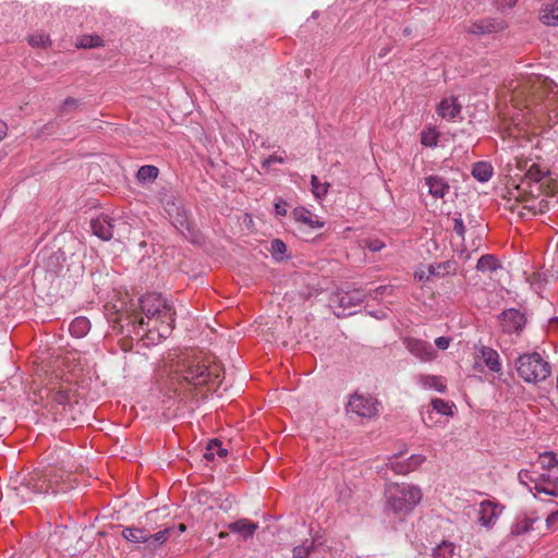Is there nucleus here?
<instances>
[{
    "label": "nucleus",
    "mask_w": 558,
    "mask_h": 558,
    "mask_svg": "<svg viewBox=\"0 0 558 558\" xmlns=\"http://www.w3.org/2000/svg\"><path fill=\"white\" fill-rule=\"evenodd\" d=\"M425 185L428 187V193L435 198H445L450 192L448 181L437 174L428 175L424 179Z\"/></svg>",
    "instance_id": "2eb2a0df"
},
{
    "label": "nucleus",
    "mask_w": 558,
    "mask_h": 558,
    "mask_svg": "<svg viewBox=\"0 0 558 558\" xmlns=\"http://www.w3.org/2000/svg\"><path fill=\"white\" fill-rule=\"evenodd\" d=\"M258 525L247 519H240L228 525V530L233 534L241 535L244 539L253 537Z\"/></svg>",
    "instance_id": "6ab92c4d"
},
{
    "label": "nucleus",
    "mask_w": 558,
    "mask_h": 558,
    "mask_svg": "<svg viewBox=\"0 0 558 558\" xmlns=\"http://www.w3.org/2000/svg\"><path fill=\"white\" fill-rule=\"evenodd\" d=\"M287 204L276 203L275 204V213L277 216H286L287 215Z\"/></svg>",
    "instance_id": "3c124183"
},
{
    "label": "nucleus",
    "mask_w": 558,
    "mask_h": 558,
    "mask_svg": "<svg viewBox=\"0 0 558 558\" xmlns=\"http://www.w3.org/2000/svg\"><path fill=\"white\" fill-rule=\"evenodd\" d=\"M287 251V245L283 241L275 239L270 243V252L276 259H280Z\"/></svg>",
    "instance_id": "ea45409f"
},
{
    "label": "nucleus",
    "mask_w": 558,
    "mask_h": 558,
    "mask_svg": "<svg viewBox=\"0 0 558 558\" xmlns=\"http://www.w3.org/2000/svg\"><path fill=\"white\" fill-rule=\"evenodd\" d=\"M215 372L216 367H209L197 357H189L177 362L172 372V379H175L178 383L184 381L189 385L198 386L211 381L213 376L218 378V374Z\"/></svg>",
    "instance_id": "423d86ee"
},
{
    "label": "nucleus",
    "mask_w": 558,
    "mask_h": 558,
    "mask_svg": "<svg viewBox=\"0 0 558 558\" xmlns=\"http://www.w3.org/2000/svg\"><path fill=\"white\" fill-rule=\"evenodd\" d=\"M452 229L453 231L461 238L464 236V233H465V227H464V223H463V220L461 218V215H458V216H454L452 218Z\"/></svg>",
    "instance_id": "c03bdc74"
},
{
    "label": "nucleus",
    "mask_w": 558,
    "mask_h": 558,
    "mask_svg": "<svg viewBox=\"0 0 558 558\" xmlns=\"http://www.w3.org/2000/svg\"><path fill=\"white\" fill-rule=\"evenodd\" d=\"M451 342L449 337H438L435 339V344L439 350H446Z\"/></svg>",
    "instance_id": "de8ad7c7"
},
{
    "label": "nucleus",
    "mask_w": 558,
    "mask_h": 558,
    "mask_svg": "<svg viewBox=\"0 0 558 558\" xmlns=\"http://www.w3.org/2000/svg\"><path fill=\"white\" fill-rule=\"evenodd\" d=\"M386 289H387V288H386V287H384V286L378 287L377 289H375V290L373 291V293H374V296H373V298H377V295H378V294H383V293L386 291Z\"/></svg>",
    "instance_id": "5fc2aeb1"
},
{
    "label": "nucleus",
    "mask_w": 558,
    "mask_h": 558,
    "mask_svg": "<svg viewBox=\"0 0 558 558\" xmlns=\"http://www.w3.org/2000/svg\"><path fill=\"white\" fill-rule=\"evenodd\" d=\"M481 359L488 369L493 373L501 371L500 356L496 350L489 347H482L480 350Z\"/></svg>",
    "instance_id": "412c9836"
},
{
    "label": "nucleus",
    "mask_w": 558,
    "mask_h": 558,
    "mask_svg": "<svg viewBox=\"0 0 558 558\" xmlns=\"http://www.w3.org/2000/svg\"><path fill=\"white\" fill-rule=\"evenodd\" d=\"M179 530H180V532H183V531H185V525H183V524H180V525H179Z\"/></svg>",
    "instance_id": "6e6d98bb"
},
{
    "label": "nucleus",
    "mask_w": 558,
    "mask_h": 558,
    "mask_svg": "<svg viewBox=\"0 0 558 558\" xmlns=\"http://www.w3.org/2000/svg\"><path fill=\"white\" fill-rule=\"evenodd\" d=\"M365 299V295L356 290L353 292H347L340 295L339 304L343 308H351L360 305Z\"/></svg>",
    "instance_id": "cd10ccee"
},
{
    "label": "nucleus",
    "mask_w": 558,
    "mask_h": 558,
    "mask_svg": "<svg viewBox=\"0 0 558 558\" xmlns=\"http://www.w3.org/2000/svg\"><path fill=\"white\" fill-rule=\"evenodd\" d=\"M500 267L499 260L490 254L481 256L476 264V269L482 272H494Z\"/></svg>",
    "instance_id": "c756f323"
},
{
    "label": "nucleus",
    "mask_w": 558,
    "mask_h": 558,
    "mask_svg": "<svg viewBox=\"0 0 558 558\" xmlns=\"http://www.w3.org/2000/svg\"><path fill=\"white\" fill-rule=\"evenodd\" d=\"M366 246L372 252H379L385 247V243L379 239L368 240Z\"/></svg>",
    "instance_id": "a18cd8bd"
},
{
    "label": "nucleus",
    "mask_w": 558,
    "mask_h": 558,
    "mask_svg": "<svg viewBox=\"0 0 558 558\" xmlns=\"http://www.w3.org/2000/svg\"><path fill=\"white\" fill-rule=\"evenodd\" d=\"M89 329H90V323H89L88 318H86L84 316H78V317L74 318L69 326L70 333L75 338L84 337L85 335H87Z\"/></svg>",
    "instance_id": "bb28decb"
},
{
    "label": "nucleus",
    "mask_w": 558,
    "mask_h": 558,
    "mask_svg": "<svg viewBox=\"0 0 558 558\" xmlns=\"http://www.w3.org/2000/svg\"><path fill=\"white\" fill-rule=\"evenodd\" d=\"M159 170L155 166H142L137 173L136 178L140 182H149L155 180L158 177Z\"/></svg>",
    "instance_id": "c9c22d12"
},
{
    "label": "nucleus",
    "mask_w": 558,
    "mask_h": 558,
    "mask_svg": "<svg viewBox=\"0 0 558 558\" xmlns=\"http://www.w3.org/2000/svg\"><path fill=\"white\" fill-rule=\"evenodd\" d=\"M519 482L535 494H545L558 497V472H539L534 468L521 470L518 473Z\"/></svg>",
    "instance_id": "6e6552de"
},
{
    "label": "nucleus",
    "mask_w": 558,
    "mask_h": 558,
    "mask_svg": "<svg viewBox=\"0 0 558 558\" xmlns=\"http://www.w3.org/2000/svg\"><path fill=\"white\" fill-rule=\"evenodd\" d=\"M537 520H538V518L536 515H533V514L530 515V514L524 513V514L518 517L517 521L514 522V524L511 527V533L514 535L524 534L533 527V524Z\"/></svg>",
    "instance_id": "393cba45"
},
{
    "label": "nucleus",
    "mask_w": 558,
    "mask_h": 558,
    "mask_svg": "<svg viewBox=\"0 0 558 558\" xmlns=\"http://www.w3.org/2000/svg\"><path fill=\"white\" fill-rule=\"evenodd\" d=\"M292 217L296 222L305 225L311 229H319L324 227V222L319 220L317 215L302 206L293 209Z\"/></svg>",
    "instance_id": "dca6fc26"
},
{
    "label": "nucleus",
    "mask_w": 558,
    "mask_h": 558,
    "mask_svg": "<svg viewBox=\"0 0 558 558\" xmlns=\"http://www.w3.org/2000/svg\"><path fill=\"white\" fill-rule=\"evenodd\" d=\"M123 537L133 543H147L149 542V533L140 527H125L122 532Z\"/></svg>",
    "instance_id": "c85d7f7f"
},
{
    "label": "nucleus",
    "mask_w": 558,
    "mask_h": 558,
    "mask_svg": "<svg viewBox=\"0 0 558 558\" xmlns=\"http://www.w3.org/2000/svg\"><path fill=\"white\" fill-rule=\"evenodd\" d=\"M472 174L480 182H487L493 175V167L488 162H476L473 166Z\"/></svg>",
    "instance_id": "7c9ffc66"
},
{
    "label": "nucleus",
    "mask_w": 558,
    "mask_h": 558,
    "mask_svg": "<svg viewBox=\"0 0 558 558\" xmlns=\"http://www.w3.org/2000/svg\"><path fill=\"white\" fill-rule=\"evenodd\" d=\"M170 532H171V529H166V530L159 531L155 534H149L148 543L161 545L168 539Z\"/></svg>",
    "instance_id": "79ce46f5"
},
{
    "label": "nucleus",
    "mask_w": 558,
    "mask_h": 558,
    "mask_svg": "<svg viewBox=\"0 0 558 558\" xmlns=\"http://www.w3.org/2000/svg\"><path fill=\"white\" fill-rule=\"evenodd\" d=\"M102 46V39L98 35H87L80 38L77 47L97 48Z\"/></svg>",
    "instance_id": "58836bf2"
},
{
    "label": "nucleus",
    "mask_w": 558,
    "mask_h": 558,
    "mask_svg": "<svg viewBox=\"0 0 558 558\" xmlns=\"http://www.w3.org/2000/svg\"><path fill=\"white\" fill-rule=\"evenodd\" d=\"M416 383L424 389L436 390L440 393H444L447 388L442 378L436 375H418Z\"/></svg>",
    "instance_id": "4be33fe9"
},
{
    "label": "nucleus",
    "mask_w": 558,
    "mask_h": 558,
    "mask_svg": "<svg viewBox=\"0 0 558 558\" xmlns=\"http://www.w3.org/2000/svg\"><path fill=\"white\" fill-rule=\"evenodd\" d=\"M433 558H459V546L451 542L444 539L432 549Z\"/></svg>",
    "instance_id": "aec40b11"
},
{
    "label": "nucleus",
    "mask_w": 558,
    "mask_h": 558,
    "mask_svg": "<svg viewBox=\"0 0 558 558\" xmlns=\"http://www.w3.org/2000/svg\"><path fill=\"white\" fill-rule=\"evenodd\" d=\"M498 323L504 333L520 335L526 325V317L518 308H507L498 315Z\"/></svg>",
    "instance_id": "9d476101"
},
{
    "label": "nucleus",
    "mask_w": 558,
    "mask_h": 558,
    "mask_svg": "<svg viewBox=\"0 0 558 558\" xmlns=\"http://www.w3.org/2000/svg\"><path fill=\"white\" fill-rule=\"evenodd\" d=\"M403 343L408 351L422 362H430L437 355L433 345L427 341L408 337L403 339Z\"/></svg>",
    "instance_id": "f8f14e48"
},
{
    "label": "nucleus",
    "mask_w": 558,
    "mask_h": 558,
    "mask_svg": "<svg viewBox=\"0 0 558 558\" xmlns=\"http://www.w3.org/2000/svg\"><path fill=\"white\" fill-rule=\"evenodd\" d=\"M539 20L546 24L558 25V0H549L539 13Z\"/></svg>",
    "instance_id": "5701e85b"
},
{
    "label": "nucleus",
    "mask_w": 558,
    "mask_h": 558,
    "mask_svg": "<svg viewBox=\"0 0 558 558\" xmlns=\"http://www.w3.org/2000/svg\"><path fill=\"white\" fill-rule=\"evenodd\" d=\"M165 210L168 213L169 217L173 219V225L175 227H178V225H180L181 227L187 225L185 215L179 211V208L175 207V204L173 202H168L167 205L165 206Z\"/></svg>",
    "instance_id": "f704fd0d"
},
{
    "label": "nucleus",
    "mask_w": 558,
    "mask_h": 558,
    "mask_svg": "<svg viewBox=\"0 0 558 558\" xmlns=\"http://www.w3.org/2000/svg\"><path fill=\"white\" fill-rule=\"evenodd\" d=\"M515 2H517V0H500L499 5L511 8L515 4Z\"/></svg>",
    "instance_id": "864d4df0"
},
{
    "label": "nucleus",
    "mask_w": 558,
    "mask_h": 558,
    "mask_svg": "<svg viewBox=\"0 0 558 558\" xmlns=\"http://www.w3.org/2000/svg\"><path fill=\"white\" fill-rule=\"evenodd\" d=\"M140 307L145 318H140L137 328L147 331V337L155 340V333L158 339H167L173 330L175 320V311L171 304L158 293H147L140 300Z\"/></svg>",
    "instance_id": "7ed1b4c3"
},
{
    "label": "nucleus",
    "mask_w": 558,
    "mask_h": 558,
    "mask_svg": "<svg viewBox=\"0 0 558 558\" xmlns=\"http://www.w3.org/2000/svg\"><path fill=\"white\" fill-rule=\"evenodd\" d=\"M228 453V450L222 447L221 441L218 439H211L204 452V458L206 460H214L216 456L218 457H226Z\"/></svg>",
    "instance_id": "2f4dec72"
},
{
    "label": "nucleus",
    "mask_w": 558,
    "mask_h": 558,
    "mask_svg": "<svg viewBox=\"0 0 558 558\" xmlns=\"http://www.w3.org/2000/svg\"><path fill=\"white\" fill-rule=\"evenodd\" d=\"M502 29L504 23L493 19H484L473 22L469 27V32L475 35L498 33Z\"/></svg>",
    "instance_id": "f3484780"
},
{
    "label": "nucleus",
    "mask_w": 558,
    "mask_h": 558,
    "mask_svg": "<svg viewBox=\"0 0 558 558\" xmlns=\"http://www.w3.org/2000/svg\"><path fill=\"white\" fill-rule=\"evenodd\" d=\"M436 274V270L434 268V266H429L428 267V276H425V272L423 270L421 271H415V278H417L418 280H424L425 278L428 279L429 276L432 275H435Z\"/></svg>",
    "instance_id": "8fccbe9b"
},
{
    "label": "nucleus",
    "mask_w": 558,
    "mask_h": 558,
    "mask_svg": "<svg viewBox=\"0 0 558 558\" xmlns=\"http://www.w3.org/2000/svg\"><path fill=\"white\" fill-rule=\"evenodd\" d=\"M8 132V126L3 121H0V141H2Z\"/></svg>",
    "instance_id": "603ef678"
},
{
    "label": "nucleus",
    "mask_w": 558,
    "mask_h": 558,
    "mask_svg": "<svg viewBox=\"0 0 558 558\" xmlns=\"http://www.w3.org/2000/svg\"><path fill=\"white\" fill-rule=\"evenodd\" d=\"M28 43L33 47H46L49 44V37L45 34H35L29 36Z\"/></svg>",
    "instance_id": "37998d69"
},
{
    "label": "nucleus",
    "mask_w": 558,
    "mask_h": 558,
    "mask_svg": "<svg viewBox=\"0 0 558 558\" xmlns=\"http://www.w3.org/2000/svg\"><path fill=\"white\" fill-rule=\"evenodd\" d=\"M515 367L519 376L530 384L544 381L551 374L550 364L537 352L520 355Z\"/></svg>",
    "instance_id": "0eeeda50"
},
{
    "label": "nucleus",
    "mask_w": 558,
    "mask_h": 558,
    "mask_svg": "<svg viewBox=\"0 0 558 558\" xmlns=\"http://www.w3.org/2000/svg\"><path fill=\"white\" fill-rule=\"evenodd\" d=\"M425 459L426 458L423 454H412L404 460H400L398 456H392L388 458L387 466L397 474H408L417 469Z\"/></svg>",
    "instance_id": "ddd939ff"
},
{
    "label": "nucleus",
    "mask_w": 558,
    "mask_h": 558,
    "mask_svg": "<svg viewBox=\"0 0 558 558\" xmlns=\"http://www.w3.org/2000/svg\"><path fill=\"white\" fill-rule=\"evenodd\" d=\"M536 464L542 471L558 472V458L553 451H545L537 457Z\"/></svg>",
    "instance_id": "a878e982"
},
{
    "label": "nucleus",
    "mask_w": 558,
    "mask_h": 558,
    "mask_svg": "<svg viewBox=\"0 0 558 558\" xmlns=\"http://www.w3.org/2000/svg\"><path fill=\"white\" fill-rule=\"evenodd\" d=\"M40 398H47L58 404H65L70 401V390L66 387L60 386L58 389L46 388L40 392Z\"/></svg>",
    "instance_id": "b1692460"
},
{
    "label": "nucleus",
    "mask_w": 558,
    "mask_h": 558,
    "mask_svg": "<svg viewBox=\"0 0 558 558\" xmlns=\"http://www.w3.org/2000/svg\"><path fill=\"white\" fill-rule=\"evenodd\" d=\"M275 162L283 163L284 159L280 156L271 155L267 159L264 160L263 165H264V167H269L271 163H275Z\"/></svg>",
    "instance_id": "09e8293b"
},
{
    "label": "nucleus",
    "mask_w": 558,
    "mask_h": 558,
    "mask_svg": "<svg viewBox=\"0 0 558 558\" xmlns=\"http://www.w3.org/2000/svg\"><path fill=\"white\" fill-rule=\"evenodd\" d=\"M546 526L549 530L558 529V510L551 512L546 519Z\"/></svg>",
    "instance_id": "49530a36"
},
{
    "label": "nucleus",
    "mask_w": 558,
    "mask_h": 558,
    "mask_svg": "<svg viewBox=\"0 0 558 558\" xmlns=\"http://www.w3.org/2000/svg\"><path fill=\"white\" fill-rule=\"evenodd\" d=\"M421 144L425 147H436L438 144L439 132L432 126L425 128L421 132Z\"/></svg>",
    "instance_id": "473e14b6"
},
{
    "label": "nucleus",
    "mask_w": 558,
    "mask_h": 558,
    "mask_svg": "<svg viewBox=\"0 0 558 558\" xmlns=\"http://www.w3.org/2000/svg\"><path fill=\"white\" fill-rule=\"evenodd\" d=\"M379 402L371 395L353 393L347 404V411L360 417L372 418L379 413Z\"/></svg>",
    "instance_id": "1a4fd4ad"
},
{
    "label": "nucleus",
    "mask_w": 558,
    "mask_h": 558,
    "mask_svg": "<svg viewBox=\"0 0 558 558\" xmlns=\"http://www.w3.org/2000/svg\"><path fill=\"white\" fill-rule=\"evenodd\" d=\"M502 95L509 96L513 108L524 118L530 113L550 110L558 118V86L538 74L520 75L505 86Z\"/></svg>",
    "instance_id": "f03ea898"
},
{
    "label": "nucleus",
    "mask_w": 558,
    "mask_h": 558,
    "mask_svg": "<svg viewBox=\"0 0 558 558\" xmlns=\"http://www.w3.org/2000/svg\"><path fill=\"white\" fill-rule=\"evenodd\" d=\"M90 227L93 233L104 241H109L114 234V220L108 216L101 215L92 220Z\"/></svg>",
    "instance_id": "4468645a"
},
{
    "label": "nucleus",
    "mask_w": 558,
    "mask_h": 558,
    "mask_svg": "<svg viewBox=\"0 0 558 558\" xmlns=\"http://www.w3.org/2000/svg\"><path fill=\"white\" fill-rule=\"evenodd\" d=\"M314 548V542L306 539L293 548V558H308Z\"/></svg>",
    "instance_id": "4c0bfd02"
},
{
    "label": "nucleus",
    "mask_w": 558,
    "mask_h": 558,
    "mask_svg": "<svg viewBox=\"0 0 558 558\" xmlns=\"http://www.w3.org/2000/svg\"><path fill=\"white\" fill-rule=\"evenodd\" d=\"M504 506L495 500H483L478 504L477 509V523L486 530L493 529L500 514L502 513Z\"/></svg>",
    "instance_id": "9b49d317"
},
{
    "label": "nucleus",
    "mask_w": 558,
    "mask_h": 558,
    "mask_svg": "<svg viewBox=\"0 0 558 558\" xmlns=\"http://www.w3.org/2000/svg\"><path fill=\"white\" fill-rule=\"evenodd\" d=\"M70 477L69 472L58 468L34 471L15 488L16 495L23 501H31L34 495L66 492L73 487Z\"/></svg>",
    "instance_id": "20e7f679"
},
{
    "label": "nucleus",
    "mask_w": 558,
    "mask_h": 558,
    "mask_svg": "<svg viewBox=\"0 0 558 558\" xmlns=\"http://www.w3.org/2000/svg\"><path fill=\"white\" fill-rule=\"evenodd\" d=\"M432 407H433V410H435L439 414L447 415V416L453 415V411H452L453 404L449 403L442 399H438V398L433 399Z\"/></svg>",
    "instance_id": "e433bc0d"
},
{
    "label": "nucleus",
    "mask_w": 558,
    "mask_h": 558,
    "mask_svg": "<svg viewBox=\"0 0 558 558\" xmlns=\"http://www.w3.org/2000/svg\"><path fill=\"white\" fill-rule=\"evenodd\" d=\"M461 105L456 97L444 98L437 107V113L442 119L452 120L461 112Z\"/></svg>",
    "instance_id": "a211bd4d"
},
{
    "label": "nucleus",
    "mask_w": 558,
    "mask_h": 558,
    "mask_svg": "<svg viewBox=\"0 0 558 558\" xmlns=\"http://www.w3.org/2000/svg\"><path fill=\"white\" fill-rule=\"evenodd\" d=\"M78 106H80V102L77 99L69 97L63 101L62 106L60 107L59 116L64 117L68 114L69 110H72V109L74 110V109L78 108Z\"/></svg>",
    "instance_id": "a19ab883"
},
{
    "label": "nucleus",
    "mask_w": 558,
    "mask_h": 558,
    "mask_svg": "<svg viewBox=\"0 0 558 558\" xmlns=\"http://www.w3.org/2000/svg\"><path fill=\"white\" fill-rule=\"evenodd\" d=\"M311 186L314 196L317 199H323L328 193L329 183L320 182L319 179L315 174H313L311 177Z\"/></svg>",
    "instance_id": "72a5a7b5"
},
{
    "label": "nucleus",
    "mask_w": 558,
    "mask_h": 558,
    "mask_svg": "<svg viewBox=\"0 0 558 558\" xmlns=\"http://www.w3.org/2000/svg\"><path fill=\"white\" fill-rule=\"evenodd\" d=\"M514 177L520 178V181L509 191V202L514 201L509 206L511 211L521 218L545 213L548 209V202L541 196L555 190L548 170L527 160L517 161Z\"/></svg>",
    "instance_id": "f257e3e1"
},
{
    "label": "nucleus",
    "mask_w": 558,
    "mask_h": 558,
    "mask_svg": "<svg viewBox=\"0 0 558 558\" xmlns=\"http://www.w3.org/2000/svg\"><path fill=\"white\" fill-rule=\"evenodd\" d=\"M387 508L396 515L404 519L422 501L420 486L410 483H392L385 489Z\"/></svg>",
    "instance_id": "39448f33"
}]
</instances>
